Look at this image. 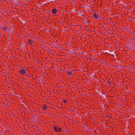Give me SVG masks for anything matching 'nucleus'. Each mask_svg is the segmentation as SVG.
Instances as JSON below:
<instances>
[{"label":"nucleus","mask_w":135,"mask_h":135,"mask_svg":"<svg viewBox=\"0 0 135 135\" xmlns=\"http://www.w3.org/2000/svg\"><path fill=\"white\" fill-rule=\"evenodd\" d=\"M19 72L22 75H24L26 73L25 70L24 69L22 68L20 69Z\"/></svg>","instance_id":"f03ea898"},{"label":"nucleus","mask_w":135,"mask_h":135,"mask_svg":"<svg viewBox=\"0 0 135 135\" xmlns=\"http://www.w3.org/2000/svg\"><path fill=\"white\" fill-rule=\"evenodd\" d=\"M42 109L44 110H45L46 109L47 107L46 105H44L42 107Z\"/></svg>","instance_id":"39448f33"},{"label":"nucleus","mask_w":135,"mask_h":135,"mask_svg":"<svg viewBox=\"0 0 135 135\" xmlns=\"http://www.w3.org/2000/svg\"><path fill=\"white\" fill-rule=\"evenodd\" d=\"M25 82L27 84H29V82L28 81H25Z\"/></svg>","instance_id":"1a4fd4ad"},{"label":"nucleus","mask_w":135,"mask_h":135,"mask_svg":"<svg viewBox=\"0 0 135 135\" xmlns=\"http://www.w3.org/2000/svg\"><path fill=\"white\" fill-rule=\"evenodd\" d=\"M67 73L69 75H70L72 74V72L70 71H69L68 69L67 71Z\"/></svg>","instance_id":"0eeeda50"},{"label":"nucleus","mask_w":135,"mask_h":135,"mask_svg":"<svg viewBox=\"0 0 135 135\" xmlns=\"http://www.w3.org/2000/svg\"><path fill=\"white\" fill-rule=\"evenodd\" d=\"M28 41L30 43H32L33 42V41L31 39L28 40Z\"/></svg>","instance_id":"6e6552de"},{"label":"nucleus","mask_w":135,"mask_h":135,"mask_svg":"<svg viewBox=\"0 0 135 135\" xmlns=\"http://www.w3.org/2000/svg\"><path fill=\"white\" fill-rule=\"evenodd\" d=\"M53 127L54 129V131L56 132H60L61 131V128H59L58 127H56L53 126Z\"/></svg>","instance_id":"f257e3e1"},{"label":"nucleus","mask_w":135,"mask_h":135,"mask_svg":"<svg viewBox=\"0 0 135 135\" xmlns=\"http://www.w3.org/2000/svg\"><path fill=\"white\" fill-rule=\"evenodd\" d=\"M17 0H14V1H15V2H17Z\"/></svg>","instance_id":"9b49d317"},{"label":"nucleus","mask_w":135,"mask_h":135,"mask_svg":"<svg viewBox=\"0 0 135 135\" xmlns=\"http://www.w3.org/2000/svg\"><path fill=\"white\" fill-rule=\"evenodd\" d=\"M77 11H78V12H80H80H81L80 11H78V10H77Z\"/></svg>","instance_id":"4468645a"},{"label":"nucleus","mask_w":135,"mask_h":135,"mask_svg":"<svg viewBox=\"0 0 135 135\" xmlns=\"http://www.w3.org/2000/svg\"><path fill=\"white\" fill-rule=\"evenodd\" d=\"M63 102H64L65 103H66L67 102L66 101V100H63Z\"/></svg>","instance_id":"9d476101"},{"label":"nucleus","mask_w":135,"mask_h":135,"mask_svg":"<svg viewBox=\"0 0 135 135\" xmlns=\"http://www.w3.org/2000/svg\"><path fill=\"white\" fill-rule=\"evenodd\" d=\"M57 10L56 9L54 8L52 10V13L53 14H55L57 11Z\"/></svg>","instance_id":"20e7f679"},{"label":"nucleus","mask_w":135,"mask_h":135,"mask_svg":"<svg viewBox=\"0 0 135 135\" xmlns=\"http://www.w3.org/2000/svg\"><path fill=\"white\" fill-rule=\"evenodd\" d=\"M112 83V82H111L110 81H109V82L108 83L109 84H110L111 83Z\"/></svg>","instance_id":"f8f14e48"},{"label":"nucleus","mask_w":135,"mask_h":135,"mask_svg":"<svg viewBox=\"0 0 135 135\" xmlns=\"http://www.w3.org/2000/svg\"><path fill=\"white\" fill-rule=\"evenodd\" d=\"M8 28L6 26H5L4 27H2V30L4 31H5L6 30H8Z\"/></svg>","instance_id":"423d86ee"},{"label":"nucleus","mask_w":135,"mask_h":135,"mask_svg":"<svg viewBox=\"0 0 135 135\" xmlns=\"http://www.w3.org/2000/svg\"><path fill=\"white\" fill-rule=\"evenodd\" d=\"M8 0L10 2L11 1V0Z\"/></svg>","instance_id":"ddd939ff"},{"label":"nucleus","mask_w":135,"mask_h":135,"mask_svg":"<svg viewBox=\"0 0 135 135\" xmlns=\"http://www.w3.org/2000/svg\"><path fill=\"white\" fill-rule=\"evenodd\" d=\"M91 17H94L97 19H99L100 18L99 16L98 15H97L95 13H94V14L93 16Z\"/></svg>","instance_id":"7ed1b4c3"}]
</instances>
